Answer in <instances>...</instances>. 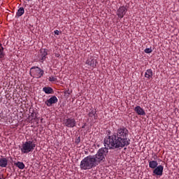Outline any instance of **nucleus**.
<instances>
[{"label":"nucleus","mask_w":179,"mask_h":179,"mask_svg":"<svg viewBox=\"0 0 179 179\" xmlns=\"http://www.w3.org/2000/svg\"><path fill=\"white\" fill-rule=\"evenodd\" d=\"M129 131L127 127H119L116 132L106 136L103 140L105 148L99 149L97 153L92 155L96 166H99L101 162H106V156L108 153V149H122L131 145V139L128 138Z\"/></svg>","instance_id":"f257e3e1"},{"label":"nucleus","mask_w":179,"mask_h":179,"mask_svg":"<svg viewBox=\"0 0 179 179\" xmlns=\"http://www.w3.org/2000/svg\"><path fill=\"white\" fill-rule=\"evenodd\" d=\"M94 167H97V165L92 155L85 157L80 164L81 170H92Z\"/></svg>","instance_id":"f03ea898"},{"label":"nucleus","mask_w":179,"mask_h":179,"mask_svg":"<svg viewBox=\"0 0 179 179\" xmlns=\"http://www.w3.org/2000/svg\"><path fill=\"white\" fill-rule=\"evenodd\" d=\"M36 148V143L33 141H27L22 144L20 147L21 153L22 155H27L34 150Z\"/></svg>","instance_id":"7ed1b4c3"},{"label":"nucleus","mask_w":179,"mask_h":179,"mask_svg":"<svg viewBox=\"0 0 179 179\" xmlns=\"http://www.w3.org/2000/svg\"><path fill=\"white\" fill-rule=\"evenodd\" d=\"M29 75L31 78L40 79L44 75V71L38 66H33L30 69Z\"/></svg>","instance_id":"20e7f679"},{"label":"nucleus","mask_w":179,"mask_h":179,"mask_svg":"<svg viewBox=\"0 0 179 179\" xmlns=\"http://www.w3.org/2000/svg\"><path fill=\"white\" fill-rule=\"evenodd\" d=\"M64 124L67 128H73L76 127V120L73 117H68L64 120Z\"/></svg>","instance_id":"39448f33"},{"label":"nucleus","mask_w":179,"mask_h":179,"mask_svg":"<svg viewBox=\"0 0 179 179\" xmlns=\"http://www.w3.org/2000/svg\"><path fill=\"white\" fill-rule=\"evenodd\" d=\"M128 11V9H127V7L125 6H121L119 8V9L117 11V15L118 17H120V19H122L124 16H125V14Z\"/></svg>","instance_id":"423d86ee"},{"label":"nucleus","mask_w":179,"mask_h":179,"mask_svg":"<svg viewBox=\"0 0 179 179\" xmlns=\"http://www.w3.org/2000/svg\"><path fill=\"white\" fill-rule=\"evenodd\" d=\"M56 103H58V98L55 96H52L45 102V104H46L48 107H51L52 104H55Z\"/></svg>","instance_id":"0eeeda50"},{"label":"nucleus","mask_w":179,"mask_h":179,"mask_svg":"<svg viewBox=\"0 0 179 179\" xmlns=\"http://www.w3.org/2000/svg\"><path fill=\"white\" fill-rule=\"evenodd\" d=\"M163 170H164V166L159 165L158 166L154 169L153 174H155V176H163Z\"/></svg>","instance_id":"6e6552de"},{"label":"nucleus","mask_w":179,"mask_h":179,"mask_svg":"<svg viewBox=\"0 0 179 179\" xmlns=\"http://www.w3.org/2000/svg\"><path fill=\"white\" fill-rule=\"evenodd\" d=\"M134 110L138 115H146V112H145L144 109L140 106H136Z\"/></svg>","instance_id":"1a4fd4ad"},{"label":"nucleus","mask_w":179,"mask_h":179,"mask_svg":"<svg viewBox=\"0 0 179 179\" xmlns=\"http://www.w3.org/2000/svg\"><path fill=\"white\" fill-rule=\"evenodd\" d=\"M47 55H48V53L47 52V50L41 49L40 54L38 56V58L41 59V61H44V59H45Z\"/></svg>","instance_id":"9d476101"},{"label":"nucleus","mask_w":179,"mask_h":179,"mask_svg":"<svg viewBox=\"0 0 179 179\" xmlns=\"http://www.w3.org/2000/svg\"><path fill=\"white\" fill-rule=\"evenodd\" d=\"M3 47L2 46V44H0V62H3L5 59H6V55L5 54V52H3Z\"/></svg>","instance_id":"9b49d317"},{"label":"nucleus","mask_w":179,"mask_h":179,"mask_svg":"<svg viewBox=\"0 0 179 179\" xmlns=\"http://www.w3.org/2000/svg\"><path fill=\"white\" fill-rule=\"evenodd\" d=\"M87 65L91 66V68H96V65L97 64V60L96 59H88L86 61Z\"/></svg>","instance_id":"f8f14e48"},{"label":"nucleus","mask_w":179,"mask_h":179,"mask_svg":"<svg viewBox=\"0 0 179 179\" xmlns=\"http://www.w3.org/2000/svg\"><path fill=\"white\" fill-rule=\"evenodd\" d=\"M0 167H1V169L8 167V159L5 157L0 158Z\"/></svg>","instance_id":"ddd939ff"},{"label":"nucleus","mask_w":179,"mask_h":179,"mask_svg":"<svg viewBox=\"0 0 179 179\" xmlns=\"http://www.w3.org/2000/svg\"><path fill=\"white\" fill-rule=\"evenodd\" d=\"M88 117H90V118H93L94 117V120H97V110H96V109H92L88 113Z\"/></svg>","instance_id":"4468645a"},{"label":"nucleus","mask_w":179,"mask_h":179,"mask_svg":"<svg viewBox=\"0 0 179 179\" xmlns=\"http://www.w3.org/2000/svg\"><path fill=\"white\" fill-rule=\"evenodd\" d=\"M43 92L46 94H54V90L51 87H44L43 88Z\"/></svg>","instance_id":"2eb2a0df"},{"label":"nucleus","mask_w":179,"mask_h":179,"mask_svg":"<svg viewBox=\"0 0 179 179\" xmlns=\"http://www.w3.org/2000/svg\"><path fill=\"white\" fill-rule=\"evenodd\" d=\"M145 78L147 79H152V78H153V71L150 69L146 70L145 73Z\"/></svg>","instance_id":"dca6fc26"},{"label":"nucleus","mask_w":179,"mask_h":179,"mask_svg":"<svg viewBox=\"0 0 179 179\" xmlns=\"http://www.w3.org/2000/svg\"><path fill=\"white\" fill-rule=\"evenodd\" d=\"M23 15H24V8L20 7L16 13L15 17H20V16H23Z\"/></svg>","instance_id":"f3484780"},{"label":"nucleus","mask_w":179,"mask_h":179,"mask_svg":"<svg viewBox=\"0 0 179 179\" xmlns=\"http://www.w3.org/2000/svg\"><path fill=\"white\" fill-rule=\"evenodd\" d=\"M149 167L150 169H156V167H158L159 163H157V161H149Z\"/></svg>","instance_id":"a211bd4d"},{"label":"nucleus","mask_w":179,"mask_h":179,"mask_svg":"<svg viewBox=\"0 0 179 179\" xmlns=\"http://www.w3.org/2000/svg\"><path fill=\"white\" fill-rule=\"evenodd\" d=\"M16 167H18L20 170H23L24 169V164L22 162H17L14 164Z\"/></svg>","instance_id":"6ab92c4d"},{"label":"nucleus","mask_w":179,"mask_h":179,"mask_svg":"<svg viewBox=\"0 0 179 179\" xmlns=\"http://www.w3.org/2000/svg\"><path fill=\"white\" fill-rule=\"evenodd\" d=\"M57 76H51L50 77H49V82H57Z\"/></svg>","instance_id":"aec40b11"},{"label":"nucleus","mask_w":179,"mask_h":179,"mask_svg":"<svg viewBox=\"0 0 179 179\" xmlns=\"http://www.w3.org/2000/svg\"><path fill=\"white\" fill-rule=\"evenodd\" d=\"M152 51V48H148L144 50V52H145V54H150Z\"/></svg>","instance_id":"412c9836"},{"label":"nucleus","mask_w":179,"mask_h":179,"mask_svg":"<svg viewBox=\"0 0 179 179\" xmlns=\"http://www.w3.org/2000/svg\"><path fill=\"white\" fill-rule=\"evenodd\" d=\"M54 33H55V34H56V36H59V31H58V30H55V31H54Z\"/></svg>","instance_id":"4be33fe9"},{"label":"nucleus","mask_w":179,"mask_h":179,"mask_svg":"<svg viewBox=\"0 0 179 179\" xmlns=\"http://www.w3.org/2000/svg\"><path fill=\"white\" fill-rule=\"evenodd\" d=\"M3 174H0V179H3Z\"/></svg>","instance_id":"5701e85b"},{"label":"nucleus","mask_w":179,"mask_h":179,"mask_svg":"<svg viewBox=\"0 0 179 179\" xmlns=\"http://www.w3.org/2000/svg\"><path fill=\"white\" fill-rule=\"evenodd\" d=\"M86 127V124H84L82 128H85Z\"/></svg>","instance_id":"b1692460"},{"label":"nucleus","mask_w":179,"mask_h":179,"mask_svg":"<svg viewBox=\"0 0 179 179\" xmlns=\"http://www.w3.org/2000/svg\"><path fill=\"white\" fill-rule=\"evenodd\" d=\"M55 57H59V55H56Z\"/></svg>","instance_id":"393cba45"},{"label":"nucleus","mask_w":179,"mask_h":179,"mask_svg":"<svg viewBox=\"0 0 179 179\" xmlns=\"http://www.w3.org/2000/svg\"><path fill=\"white\" fill-rule=\"evenodd\" d=\"M155 157H157V155H155Z\"/></svg>","instance_id":"a878e982"},{"label":"nucleus","mask_w":179,"mask_h":179,"mask_svg":"<svg viewBox=\"0 0 179 179\" xmlns=\"http://www.w3.org/2000/svg\"><path fill=\"white\" fill-rule=\"evenodd\" d=\"M155 157H157V155H155Z\"/></svg>","instance_id":"bb28decb"},{"label":"nucleus","mask_w":179,"mask_h":179,"mask_svg":"<svg viewBox=\"0 0 179 179\" xmlns=\"http://www.w3.org/2000/svg\"><path fill=\"white\" fill-rule=\"evenodd\" d=\"M27 1H31V0H27Z\"/></svg>","instance_id":"cd10ccee"}]
</instances>
